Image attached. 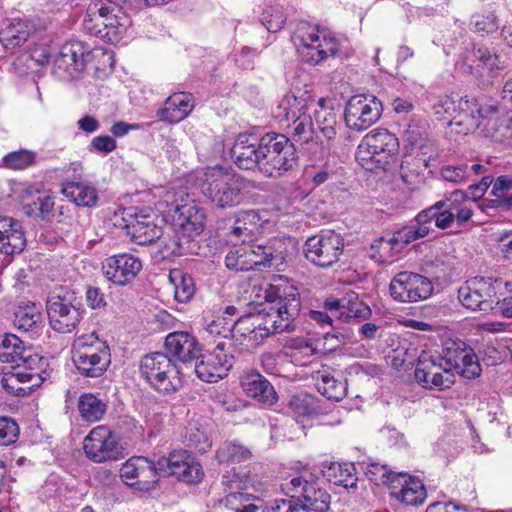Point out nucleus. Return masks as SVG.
<instances>
[{"label": "nucleus", "mask_w": 512, "mask_h": 512, "mask_svg": "<svg viewBox=\"0 0 512 512\" xmlns=\"http://www.w3.org/2000/svg\"><path fill=\"white\" fill-rule=\"evenodd\" d=\"M319 109L315 111L316 124L327 140H332L336 136L337 114L326 105V100L321 98L317 102Z\"/></svg>", "instance_id": "obj_46"}, {"label": "nucleus", "mask_w": 512, "mask_h": 512, "mask_svg": "<svg viewBox=\"0 0 512 512\" xmlns=\"http://www.w3.org/2000/svg\"><path fill=\"white\" fill-rule=\"evenodd\" d=\"M312 104H314V101L306 91L299 96L286 94L274 112L275 117L285 120L287 125L290 126V122L308 115L307 111Z\"/></svg>", "instance_id": "obj_31"}, {"label": "nucleus", "mask_w": 512, "mask_h": 512, "mask_svg": "<svg viewBox=\"0 0 512 512\" xmlns=\"http://www.w3.org/2000/svg\"><path fill=\"white\" fill-rule=\"evenodd\" d=\"M83 450L88 459L95 463L117 460L120 448L112 432L105 426L93 428L85 437Z\"/></svg>", "instance_id": "obj_17"}, {"label": "nucleus", "mask_w": 512, "mask_h": 512, "mask_svg": "<svg viewBox=\"0 0 512 512\" xmlns=\"http://www.w3.org/2000/svg\"><path fill=\"white\" fill-rule=\"evenodd\" d=\"M251 453L248 448L238 442H225L216 452V459L219 463H238L245 461Z\"/></svg>", "instance_id": "obj_55"}, {"label": "nucleus", "mask_w": 512, "mask_h": 512, "mask_svg": "<svg viewBox=\"0 0 512 512\" xmlns=\"http://www.w3.org/2000/svg\"><path fill=\"white\" fill-rule=\"evenodd\" d=\"M433 289L427 277L408 271L396 274L389 285L391 297L402 303L426 300L432 295Z\"/></svg>", "instance_id": "obj_14"}, {"label": "nucleus", "mask_w": 512, "mask_h": 512, "mask_svg": "<svg viewBox=\"0 0 512 512\" xmlns=\"http://www.w3.org/2000/svg\"><path fill=\"white\" fill-rule=\"evenodd\" d=\"M32 26L28 21L15 20L0 32V41L5 50L13 52L30 37Z\"/></svg>", "instance_id": "obj_36"}, {"label": "nucleus", "mask_w": 512, "mask_h": 512, "mask_svg": "<svg viewBox=\"0 0 512 512\" xmlns=\"http://www.w3.org/2000/svg\"><path fill=\"white\" fill-rule=\"evenodd\" d=\"M305 258L315 266L328 268L339 261L344 250V238L334 230H324L304 243Z\"/></svg>", "instance_id": "obj_12"}, {"label": "nucleus", "mask_w": 512, "mask_h": 512, "mask_svg": "<svg viewBox=\"0 0 512 512\" xmlns=\"http://www.w3.org/2000/svg\"><path fill=\"white\" fill-rule=\"evenodd\" d=\"M430 231V226H408L394 233V241L398 242L401 250L405 245L425 237Z\"/></svg>", "instance_id": "obj_62"}, {"label": "nucleus", "mask_w": 512, "mask_h": 512, "mask_svg": "<svg viewBox=\"0 0 512 512\" xmlns=\"http://www.w3.org/2000/svg\"><path fill=\"white\" fill-rule=\"evenodd\" d=\"M318 391L326 398L340 401L346 396V383L335 379L330 374H322L317 382Z\"/></svg>", "instance_id": "obj_56"}, {"label": "nucleus", "mask_w": 512, "mask_h": 512, "mask_svg": "<svg viewBox=\"0 0 512 512\" xmlns=\"http://www.w3.org/2000/svg\"><path fill=\"white\" fill-rule=\"evenodd\" d=\"M81 41H70L61 46L53 61V73L61 80H71L79 76L85 67V57L89 53Z\"/></svg>", "instance_id": "obj_16"}, {"label": "nucleus", "mask_w": 512, "mask_h": 512, "mask_svg": "<svg viewBox=\"0 0 512 512\" xmlns=\"http://www.w3.org/2000/svg\"><path fill=\"white\" fill-rule=\"evenodd\" d=\"M466 194L456 190L444 200L439 201L440 215L437 217V228L445 230L466 225L472 218L473 210L466 202Z\"/></svg>", "instance_id": "obj_18"}, {"label": "nucleus", "mask_w": 512, "mask_h": 512, "mask_svg": "<svg viewBox=\"0 0 512 512\" xmlns=\"http://www.w3.org/2000/svg\"><path fill=\"white\" fill-rule=\"evenodd\" d=\"M382 110V103L375 96L355 95L346 104L345 123L351 130L364 131L380 119Z\"/></svg>", "instance_id": "obj_13"}, {"label": "nucleus", "mask_w": 512, "mask_h": 512, "mask_svg": "<svg viewBox=\"0 0 512 512\" xmlns=\"http://www.w3.org/2000/svg\"><path fill=\"white\" fill-rule=\"evenodd\" d=\"M401 247L398 242L394 241V235L386 239L384 237H380L376 239L370 246L369 256L375 262L379 264H384L400 253Z\"/></svg>", "instance_id": "obj_49"}, {"label": "nucleus", "mask_w": 512, "mask_h": 512, "mask_svg": "<svg viewBox=\"0 0 512 512\" xmlns=\"http://www.w3.org/2000/svg\"><path fill=\"white\" fill-rule=\"evenodd\" d=\"M292 238H272L269 240L242 243L228 251L225 265L230 270L250 271L258 266H268L279 269L289 256V246H293Z\"/></svg>", "instance_id": "obj_2"}, {"label": "nucleus", "mask_w": 512, "mask_h": 512, "mask_svg": "<svg viewBox=\"0 0 512 512\" xmlns=\"http://www.w3.org/2000/svg\"><path fill=\"white\" fill-rule=\"evenodd\" d=\"M266 307L260 312L265 339L271 334L290 333L296 329L301 311L298 289L287 280L280 279L264 289Z\"/></svg>", "instance_id": "obj_1"}, {"label": "nucleus", "mask_w": 512, "mask_h": 512, "mask_svg": "<svg viewBox=\"0 0 512 512\" xmlns=\"http://www.w3.org/2000/svg\"><path fill=\"white\" fill-rule=\"evenodd\" d=\"M25 353L23 342L14 334L0 336V362L10 363L12 367H21V355Z\"/></svg>", "instance_id": "obj_43"}, {"label": "nucleus", "mask_w": 512, "mask_h": 512, "mask_svg": "<svg viewBox=\"0 0 512 512\" xmlns=\"http://www.w3.org/2000/svg\"><path fill=\"white\" fill-rule=\"evenodd\" d=\"M154 468L150 460L142 456H134L127 460L120 469V477L129 486H135L140 490L154 489Z\"/></svg>", "instance_id": "obj_23"}, {"label": "nucleus", "mask_w": 512, "mask_h": 512, "mask_svg": "<svg viewBox=\"0 0 512 512\" xmlns=\"http://www.w3.org/2000/svg\"><path fill=\"white\" fill-rule=\"evenodd\" d=\"M453 367L457 360L450 357V348L444 350L443 356L421 355L415 369V379L425 388L444 390L454 383Z\"/></svg>", "instance_id": "obj_11"}, {"label": "nucleus", "mask_w": 512, "mask_h": 512, "mask_svg": "<svg viewBox=\"0 0 512 512\" xmlns=\"http://www.w3.org/2000/svg\"><path fill=\"white\" fill-rule=\"evenodd\" d=\"M107 405L92 393H84L78 401V410L81 417L87 422H97L102 419Z\"/></svg>", "instance_id": "obj_45"}, {"label": "nucleus", "mask_w": 512, "mask_h": 512, "mask_svg": "<svg viewBox=\"0 0 512 512\" xmlns=\"http://www.w3.org/2000/svg\"><path fill=\"white\" fill-rule=\"evenodd\" d=\"M458 97L454 94L429 97L430 108L438 120H447L453 125Z\"/></svg>", "instance_id": "obj_48"}, {"label": "nucleus", "mask_w": 512, "mask_h": 512, "mask_svg": "<svg viewBox=\"0 0 512 512\" xmlns=\"http://www.w3.org/2000/svg\"><path fill=\"white\" fill-rule=\"evenodd\" d=\"M455 114L453 124L465 126V133H467L479 128L483 121L493 120L497 114V106L483 107L475 98L458 97Z\"/></svg>", "instance_id": "obj_21"}, {"label": "nucleus", "mask_w": 512, "mask_h": 512, "mask_svg": "<svg viewBox=\"0 0 512 512\" xmlns=\"http://www.w3.org/2000/svg\"><path fill=\"white\" fill-rule=\"evenodd\" d=\"M169 475L176 476L186 483H197L202 479L203 472L199 463L186 451H173L169 455Z\"/></svg>", "instance_id": "obj_30"}, {"label": "nucleus", "mask_w": 512, "mask_h": 512, "mask_svg": "<svg viewBox=\"0 0 512 512\" xmlns=\"http://www.w3.org/2000/svg\"><path fill=\"white\" fill-rule=\"evenodd\" d=\"M324 477L332 484L344 488H356L355 468L350 463H331L324 471Z\"/></svg>", "instance_id": "obj_41"}, {"label": "nucleus", "mask_w": 512, "mask_h": 512, "mask_svg": "<svg viewBox=\"0 0 512 512\" xmlns=\"http://www.w3.org/2000/svg\"><path fill=\"white\" fill-rule=\"evenodd\" d=\"M105 6L103 13V33L101 39L106 42H117L126 33L130 26L129 16L122 11V8L110 1L103 0Z\"/></svg>", "instance_id": "obj_27"}, {"label": "nucleus", "mask_w": 512, "mask_h": 512, "mask_svg": "<svg viewBox=\"0 0 512 512\" xmlns=\"http://www.w3.org/2000/svg\"><path fill=\"white\" fill-rule=\"evenodd\" d=\"M398 149L396 136L387 129H378L363 137L356 151V160L365 170H385Z\"/></svg>", "instance_id": "obj_7"}, {"label": "nucleus", "mask_w": 512, "mask_h": 512, "mask_svg": "<svg viewBox=\"0 0 512 512\" xmlns=\"http://www.w3.org/2000/svg\"><path fill=\"white\" fill-rule=\"evenodd\" d=\"M487 135L495 142L506 143L512 139V119L499 116V109L493 120H487Z\"/></svg>", "instance_id": "obj_53"}, {"label": "nucleus", "mask_w": 512, "mask_h": 512, "mask_svg": "<svg viewBox=\"0 0 512 512\" xmlns=\"http://www.w3.org/2000/svg\"><path fill=\"white\" fill-rule=\"evenodd\" d=\"M260 138L254 134H240L231 149L234 163L243 170H251L260 165Z\"/></svg>", "instance_id": "obj_25"}, {"label": "nucleus", "mask_w": 512, "mask_h": 512, "mask_svg": "<svg viewBox=\"0 0 512 512\" xmlns=\"http://www.w3.org/2000/svg\"><path fill=\"white\" fill-rule=\"evenodd\" d=\"M292 41L301 59L310 64L335 56L341 47L340 39L332 32L308 25L299 27Z\"/></svg>", "instance_id": "obj_6"}, {"label": "nucleus", "mask_w": 512, "mask_h": 512, "mask_svg": "<svg viewBox=\"0 0 512 512\" xmlns=\"http://www.w3.org/2000/svg\"><path fill=\"white\" fill-rule=\"evenodd\" d=\"M25 246L26 237L20 221L11 217H0V253L19 254Z\"/></svg>", "instance_id": "obj_29"}, {"label": "nucleus", "mask_w": 512, "mask_h": 512, "mask_svg": "<svg viewBox=\"0 0 512 512\" xmlns=\"http://www.w3.org/2000/svg\"><path fill=\"white\" fill-rule=\"evenodd\" d=\"M292 487L299 492L297 498L307 512H326L329 509L330 494L319 486L317 482H309L302 477L291 480Z\"/></svg>", "instance_id": "obj_24"}, {"label": "nucleus", "mask_w": 512, "mask_h": 512, "mask_svg": "<svg viewBox=\"0 0 512 512\" xmlns=\"http://www.w3.org/2000/svg\"><path fill=\"white\" fill-rule=\"evenodd\" d=\"M343 307L339 314V320L342 322L362 321L370 318L372 311L370 307L359 299L354 291H348L342 297Z\"/></svg>", "instance_id": "obj_37"}, {"label": "nucleus", "mask_w": 512, "mask_h": 512, "mask_svg": "<svg viewBox=\"0 0 512 512\" xmlns=\"http://www.w3.org/2000/svg\"><path fill=\"white\" fill-rule=\"evenodd\" d=\"M361 468L364 471L366 477L376 485H388L393 484L396 481H400V478H405V473H394L386 465L378 462H363Z\"/></svg>", "instance_id": "obj_44"}, {"label": "nucleus", "mask_w": 512, "mask_h": 512, "mask_svg": "<svg viewBox=\"0 0 512 512\" xmlns=\"http://www.w3.org/2000/svg\"><path fill=\"white\" fill-rule=\"evenodd\" d=\"M231 343L220 341L211 352L199 355L200 361L196 360L195 373L199 379L205 382H217L227 375L232 368L234 357L227 353V346Z\"/></svg>", "instance_id": "obj_15"}, {"label": "nucleus", "mask_w": 512, "mask_h": 512, "mask_svg": "<svg viewBox=\"0 0 512 512\" xmlns=\"http://www.w3.org/2000/svg\"><path fill=\"white\" fill-rule=\"evenodd\" d=\"M500 278L475 276L468 279L458 290L461 304L471 310L487 312L493 309L499 292L506 286Z\"/></svg>", "instance_id": "obj_10"}, {"label": "nucleus", "mask_w": 512, "mask_h": 512, "mask_svg": "<svg viewBox=\"0 0 512 512\" xmlns=\"http://www.w3.org/2000/svg\"><path fill=\"white\" fill-rule=\"evenodd\" d=\"M170 279L174 284L175 299L181 303L190 301L195 293L193 278L188 274L176 271L170 274Z\"/></svg>", "instance_id": "obj_58"}, {"label": "nucleus", "mask_w": 512, "mask_h": 512, "mask_svg": "<svg viewBox=\"0 0 512 512\" xmlns=\"http://www.w3.org/2000/svg\"><path fill=\"white\" fill-rule=\"evenodd\" d=\"M46 309L51 328L59 333L74 331L85 313L81 297L73 291L50 297Z\"/></svg>", "instance_id": "obj_9"}, {"label": "nucleus", "mask_w": 512, "mask_h": 512, "mask_svg": "<svg viewBox=\"0 0 512 512\" xmlns=\"http://www.w3.org/2000/svg\"><path fill=\"white\" fill-rule=\"evenodd\" d=\"M142 269V261L129 253L110 256L102 264L105 278L119 286H124L135 279Z\"/></svg>", "instance_id": "obj_20"}, {"label": "nucleus", "mask_w": 512, "mask_h": 512, "mask_svg": "<svg viewBox=\"0 0 512 512\" xmlns=\"http://www.w3.org/2000/svg\"><path fill=\"white\" fill-rule=\"evenodd\" d=\"M54 199L46 193H39L31 202L26 203L23 208L28 216L47 219L52 215Z\"/></svg>", "instance_id": "obj_57"}, {"label": "nucleus", "mask_w": 512, "mask_h": 512, "mask_svg": "<svg viewBox=\"0 0 512 512\" xmlns=\"http://www.w3.org/2000/svg\"><path fill=\"white\" fill-rule=\"evenodd\" d=\"M221 483L228 493L243 492L254 486L255 480L249 471L233 468L222 475Z\"/></svg>", "instance_id": "obj_51"}, {"label": "nucleus", "mask_w": 512, "mask_h": 512, "mask_svg": "<svg viewBox=\"0 0 512 512\" xmlns=\"http://www.w3.org/2000/svg\"><path fill=\"white\" fill-rule=\"evenodd\" d=\"M154 243L164 259L193 251L192 243L188 239H183L181 234L176 233L175 227L174 229L169 228L167 232L162 231V236Z\"/></svg>", "instance_id": "obj_35"}, {"label": "nucleus", "mask_w": 512, "mask_h": 512, "mask_svg": "<svg viewBox=\"0 0 512 512\" xmlns=\"http://www.w3.org/2000/svg\"><path fill=\"white\" fill-rule=\"evenodd\" d=\"M21 370L26 375H36L38 380H33L32 385L39 386L43 378L41 372H43V366L47 364L46 360L40 357L38 354H33L30 350L25 349V353L21 355Z\"/></svg>", "instance_id": "obj_59"}, {"label": "nucleus", "mask_w": 512, "mask_h": 512, "mask_svg": "<svg viewBox=\"0 0 512 512\" xmlns=\"http://www.w3.org/2000/svg\"><path fill=\"white\" fill-rule=\"evenodd\" d=\"M404 484L398 492H394L397 499L407 505H420L426 499V491L421 481L411 478L406 474L402 478Z\"/></svg>", "instance_id": "obj_47"}, {"label": "nucleus", "mask_w": 512, "mask_h": 512, "mask_svg": "<svg viewBox=\"0 0 512 512\" xmlns=\"http://www.w3.org/2000/svg\"><path fill=\"white\" fill-rule=\"evenodd\" d=\"M231 337L248 339L256 345L262 343L265 336L259 313L241 315L238 311Z\"/></svg>", "instance_id": "obj_33"}, {"label": "nucleus", "mask_w": 512, "mask_h": 512, "mask_svg": "<svg viewBox=\"0 0 512 512\" xmlns=\"http://www.w3.org/2000/svg\"><path fill=\"white\" fill-rule=\"evenodd\" d=\"M293 139L299 143H309L314 140V124L310 114L290 122Z\"/></svg>", "instance_id": "obj_60"}, {"label": "nucleus", "mask_w": 512, "mask_h": 512, "mask_svg": "<svg viewBox=\"0 0 512 512\" xmlns=\"http://www.w3.org/2000/svg\"><path fill=\"white\" fill-rule=\"evenodd\" d=\"M105 6L103 0L94 1L89 4L83 20L84 30L101 39L103 33V13Z\"/></svg>", "instance_id": "obj_52"}, {"label": "nucleus", "mask_w": 512, "mask_h": 512, "mask_svg": "<svg viewBox=\"0 0 512 512\" xmlns=\"http://www.w3.org/2000/svg\"><path fill=\"white\" fill-rule=\"evenodd\" d=\"M511 189L512 177L499 176L494 180L491 193L499 202H503L507 207H512V195H508Z\"/></svg>", "instance_id": "obj_64"}, {"label": "nucleus", "mask_w": 512, "mask_h": 512, "mask_svg": "<svg viewBox=\"0 0 512 512\" xmlns=\"http://www.w3.org/2000/svg\"><path fill=\"white\" fill-rule=\"evenodd\" d=\"M259 153V172L265 177H281L298 164L295 146L284 134L269 132L263 135Z\"/></svg>", "instance_id": "obj_3"}, {"label": "nucleus", "mask_w": 512, "mask_h": 512, "mask_svg": "<svg viewBox=\"0 0 512 512\" xmlns=\"http://www.w3.org/2000/svg\"><path fill=\"white\" fill-rule=\"evenodd\" d=\"M42 323L40 306L31 303L19 306L14 315V326L23 332H34Z\"/></svg>", "instance_id": "obj_42"}, {"label": "nucleus", "mask_w": 512, "mask_h": 512, "mask_svg": "<svg viewBox=\"0 0 512 512\" xmlns=\"http://www.w3.org/2000/svg\"><path fill=\"white\" fill-rule=\"evenodd\" d=\"M237 316L238 309L235 306L228 305L220 311V314L214 316V318L207 323L206 330L211 335L229 339L233 333Z\"/></svg>", "instance_id": "obj_40"}, {"label": "nucleus", "mask_w": 512, "mask_h": 512, "mask_svg": "<svg viewBox=\"0 0 512 512\" xmlns=\"http://www.w3.org/2000/svg\"><path fill=\"white\" fill-rule=\"evenodd\" d=\"M222 502L233 512H266L253 503V496L249 493L229 492Z\"/></svg>", "instance_id": "obj_54"}, {"label": "nucleus", "mask_w": 512, "mask_h": 512, "mask_svg": "<svg viewBox=\"0 0 512 512\" xmlns=\"http://www.w3.org/2000/svg\"><path fill=\"white\" fill-rule=\"evenodd\" d=\"M450 357L457 360V367H453V371L467 379H474L480 375L481 367L475 354L450 349Z\"/></svg>", "instance_id": "obj_50"}, {"label": "nucleus", "mask_w": 512, "mask_h": 512, "mask_svg": "<svg viewBox=\"0 0 512 512\" xmlns=\"http://www.w3.org/2000/svg\"><path fill=\"white\" fill-rule=\"evenodd\" d=\"M141 377L156 391L171 394L182 387L178 367L162 352L144 355L139 363Z\"/></svg>", "instance_id": "obj_8"}, {"label": "nucleus", "mask_w": 512, "mask_h": 512, "mask_svg": "<svg viewBox=\"0 0 512 512\" xmlns=\"http://www.w3.org/2000/svg\"><path fill=\"white\" fill-rule=\"evenodd\" d=\"M205 224L206 213L200 205L189 202L176 206L173 226L176 228V233L181 234L183 239H188L192 243L203 232Z\"/></svg>", "instance_id": "obj_19"}, {"label": "nucleus", "mask_w": 512, "mask_h": 512, "mask_svg": "<svg viewBox=\"0 0 512 512\" xmlns=\"http://www.w3.org/2000/svg\"><path fill=\"white\" fill-rule=\"evenodd\" d=\"M245 180L222 166L209 167L204 173L202 193L217 208L234 207L242 201Z\"/></svg>", "instance_id": "obj_5"}, {"label": "nucleus", "mask_w": 512, "mask_h": 512, "mask_svg": "<svg viewBox=\"0 0 512 512\" xmlns=\"http://www.w3.org/2000/svg\"><path fill=\"white\" fill-rule=\"evenodd\" d=\"M6 167L11 169H25L35 162V154L28 150H19L7 154L4 159Z\"/></svg>", "instance_id": "obj_63"}, {"label": "nucleus", "mask_w": 512, "mask_h": 512, "mask_svg": "<svg viewBox=\"0 0 512 512\" xmlns=\"http://www.w3.org/2000/svg\"><path fill=\"white\" fill-rule=\"evenodd\" d=\"M194 108V100L190 93H174L169 96L164 107L158 111L161 120L178 123L185 119Z\"/></svg>", "instance_id": "obj_32"}, {"label": "nucleus", "mask_w": 512, "mask_h": 512, "mask_svg": "<svg viewBox=\"0 0 512 512\" xmlns=\"http://www.w3.org/2000/svg\"><path fill=\"white\" fill-rule=\"evenodd\" d=\"M62 192L77 206L93 207L98 202L97 190L86 182H68L64 184Z\"/></svg>", "instance_id": "obj_38"}, {"label": "nucleus", "mask_w": 512, "mask_h": 512, "mask_svg": "<svg viewBox=\"0 0 512 512\" xmlns=\"http://www.w3.org/2000/svg\"><path fill=\"white\" fill-rule=\"evenodd\" d=\"M185 439L189 447L200 453H205L212 445L207 433L195 423H190L186 428Z\"/></svg>", "instance_id": "obj_61"}, {"label": "nucleus", "mask_w": 512, "mask_h": 512, "mask_svg": "<svg viewBox=\"0 0 512 512\" xmlns=\"http://www.w3.org/2000/svg\"><path fill=\"white\" fill-rule=\"evenodd\" d=\"M72 360L78 373L86 378H99L111 364L110 347L96 332L74 340Z\"/></svg>", "instance_id": "obj_4"}, {"label": "nucleus", "mask_w": 512, "mask_h": 512, "mask_svg": "<svg viewBox=\"0 0 512 512\" xmlns=\"http://www.w3.org/2000/svg\"><path fill=\"white\" fill-rule=\"evenodd\" d=\"M165 347L170 355L183 363L198 360L201 352L196 337L183 331L168 334L165 339Z\"/></svg>", "instance_id": "obj_28"}, {"label": "nucleus", "mask_w": 512, "mask_h": 512, "mask_svg": "<svg viewBox=\"0 0 512 512\" xmlns=\"http://www.w3.org/2000/svg\"><path fill=\"white\" fill-rule=\"evenodd\" d=\"M240 383L244 393L258 403L267 407L277 403L278 395L273 385L258 371L246 372Z\"/></svg>", "instance_id": "obj_26"}, {"label": "nucleus", "mask_w": 512, "mask_h": 512, "mask_svg": "<svg viewBox=\"0 0 512 512\" xmlns=\"http://www.w3.org/2000/svg\"><path fill=\"white\" fill-rule=\"evenodd\" d=\"M261 218L254 210L240 211L236 214L234 224L230 228V235L242 243H251L252 237L259 232Z\"/></svg>", "instance_id": "obj_34"}, {"label": "nucleus", "mask_w": 512, "mask_h": 512, "mask_svg": "<svg viewBox=\"0 0 512 512\" xmlns=\"http://www.w3.org/2000/svg\"><path fill=\"white\" fill-rule=\"evenodd\" d=\"M126 234L138 245L155 242L162 236V228L155 223V215L151 213H127L124 218Z\"/></svg>", "instance_id": "obj_22"}, {"label": "nucleus", "mask_w": 512, "mask_h": 512, "mask_svg": "<svg viewBox=\"0 0 512 512\" xmlns=\"http://www.w3.org/2000/svg\"><path fill=\"white\" fill-rule=\"evenodd\" d=\"M13 371L5 373L1 380L2 387L15 396L28 395L35 386L32 385L33 380H38L36 375L23 374L21 367H12Z\"/></svg>", "instance_id": "obj_39"}]
</instances>
